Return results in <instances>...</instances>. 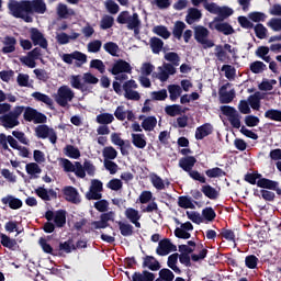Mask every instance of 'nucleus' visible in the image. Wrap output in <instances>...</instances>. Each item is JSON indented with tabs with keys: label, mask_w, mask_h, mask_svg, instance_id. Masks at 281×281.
Returning <instances> with one entry per match:
<instances>
[{
	"label": "nucleus",
	"mask_w": 281,
	"mask_h": 281,
	"mask_svg": "<svg viewBox=\"0 0 281 281\" xmlns=\"http://www.w3.org/2000/svg\"><path fill=\"white\" fill-rule=\"evenodd\" d=\"M32 98L36 100V102H43L47 106H54V100L49 98V95L42 93V92H33Z\"/></svg>",
	"instance_id": "36"
},
{
	"label": "nucleus",
	"mask_w": 281,
	"mask_h": 281,
	"mask_svg": "<svg viewBox=\"0 0 281 281\" xmlns=\"http://www.w3.org/2000/svg\"><path fill=\"white\" fill-rule=\"evenodd\" d=\"M7 8L11 16L22 19L25 23L34 21L32 14H45L47 12L45 0H9Z\"/></svg>",
	"instance_id": "1"
},
{
	"label": "nucleus",
	"mask_w": 281,
	"mask_h": 281,
	"mask_svg": "<svg viewBox=\"0 0 281 281\" xmlns=\"http://www.w3.org/2000/svg\"><path fill=\"white\" fill-rule=\"evenodd\" d=\"M227 87H229V83H226L220 88L218 95L221 104H229L236 98V91L231 90L227 92Z\"/></svg>",
	"instance_id": "17"
},
{
	"label": "nucleus",
	"mask_w": 281,
	"mask_h": 281,
	"mask_svg": "<svg viewBox=\"0 0 281 281\" xmlns=\"http://www.w3.org/2000/svg\"><path fill=\"white\" fill-rule=\"evenodd\" d=\"M196 165V158L194 156H186L179 159V168L184 170V172H190L192 168Z\"/></svg>",
	"instance_id": "23"
},
{
	"label": "nucleus",
	"mask_w": 281,
	"mask_h": 281,
	"mask_svg": "<svg viewBox=\"0 0 281 281\" xmlns=\"http://www.w3.org/2000/svg\"><path fill=\"white\" fill-rule=\"evenodd\" d=\"M165 113L170 117H177V115H181V105L179 104L167 105L165 108Z\"/></svg>",
	"instance_id": "54"
},
{
	"label": "nucleus",
	"mask_w": 281,
	"mask_h": 281,
	"mask_svg": "<svg viewBox=\"0 0 281 281\" xmlns=\"http://www.w3.org/2000/svg\"><path fill=\"white\" fill-rule=\"evenodd\" d=\"M98 212H101L100 221L91 222L92 229H106L111 227L109 222L115 223V212L109 211V201L100 199L94 203Z\"/></svg>",
	"instance_id": "2"
},
{
	"label": "nucleus",
	"mask_w": 281,
	"mask_h": 281,
	"mask_svg": "<svg viewBox=\"0 0 281 281\" xmlns=\"http://www.w3.org/2000/svg\"><path fill=\"white\" fill-rule=\"evenodd\" d=\"M154 34L157 36H160V38H164L165 41H168L170 38L171 33L168 31V27L165 25H157L153 29Z\"/></svg>",
	"instance_id": "40"
},
{
	"label": "nucleus",
	"mask_w": 281,
	"mask_h": 281,
	"mask_svg": "<svg viewBox=\"0 0 281 281\" xmlns=\"http://www.w3.org/2000/svg\"><path fill=\"white\" fill-rule=\"evenodd\" d=\"M116 23L120 25H126L127 30L134 31V36H139V32L142 30V20H139V14L133 13L128 11H122L117 18Z\"/></svg>",
	"instance_id": "3"
},
{
	"label": "nucleus",
	"mask_w": 281,
	"mask_h": 281,
	"mask_svg": "<svg viewBox=\"0 0 281 281\" xmlns=\"http://www.w3.org/2000/svg\"><path fill=\"white\" fill-rule=\"evenodd\" d=\"M260 179H262L261 173L258 172H252V173H246L244 177V180L247 183H250V186H258V181H260Z\"/></svg>",
	"instance_id": "52"
},
{
	"label": "nucleus",
	"mask_w": 281,
	"mask_h": 281,
	"mask_svg": "<svg viewBox=\"0 0 281 281\" xmlns=\"http://www.w3.org/2000/svg\"><path fill=\"white\" fill-rule=\"evenodd\" d=\"M35 135L38 139H49L50 144H56L58 142V135L54 128H49V126L42 124L35 128Z\"/></svg>",
	"instance_id": "8"
},
{
	"label": "nucleus",
	"mask_w": 281,
	"mask_h": 281,
	"mask_svg": "<svg viewBox=\"0 0 281 281\" xmlns=\"http://www.w3.org/2000/svg\"><path fill=\"white\" fill-rule=\"evenodd\" d=\"M144 137V134H132V144H134L136 148H146V138Z\"/></svg>",
	"instance_id": "44"
},
{
	"label": "nucleus",
	"mask_w": 281,
	"mask_h": 281,
	"mask_svg": "<svg viewBox=\"0 0 281 281\" xmlns=\"http://www.w3.org/2000/svg\"><path fill=\"white\" fill-rule=\"evenodd\" d=\"M149 45L153 54H160L161 49H164V41L159 37H151L149 40Z\"/></svg>",
	"instance_id": "33"
},
{
	"label": "nucleus",
	"mask_w": 281,
	"mask_h": 281,
	"mask_svg": "<svg viewBox=\"0 0 281 281\" xmlns=\"http://www.w3.org/2000/svg\"><path fill=\"white\" fill-rule=\"evenodd\" d=\"M132 281H155V273L143 270L142 272H134L132 276Z\"/></svg>",
	"instance_id": "27"
},
{
	"label": "nucleus",
	"mask_w": 281,
	"mask_h": 281,
	"mask_svg": "<svg viewBox=\"0 0 281 281\" xmlns=\"http://www.w3.org/2000/svg\"><path fill=\"white\" fill-rule=\"evenodd\" d=\"M64 153L70 159H80V149L74 145H66Z\"/></svg>",
	"instance_id": "38"
},
{
	"label": "nucleus",
	"mask_w": 281,
	"mask_h": 281,
	"mask_svg": "<svg viewBox=\"0 0 281 281\" xmlns=\"http://www.w3.org/2000/svg\"><path fill=\"white\" fill-rule=\"evenodd\" d=\"M1 125L4 128H15L21 122L16 120L10 112L0 117Z\"/></svg>",
	"instance_id": "24"
},
{
	"label": "nucleus",
	"mask_w": 281,
	"mask_h": 281,
	"mask_svg": "<svg viewBox=\"0 0 281 281\" xmlns=\"http://www.w3.org/2000/svg\"><path fill=\"white\" fill-rule=\"evenodd\" d=\"M201 192H203L204 196L211 199V201H216V199H218V191L210 184L202 186Z\"/></svg>",
	"instance_id": "30"
},
{
	"label": "nucleus",
	"mask_w": 281,
	"mask_h": 281,
	"mask_svg": "<svg viewBox=\"0 0 281 281\" xmlns=\"http://www.w3.org/2000/svg\"><path fill=\"white\" fill-rule=\"evenodd\" d=\"M259 259L256 255H248L245 258V266L247 269H257L258 268Z\"/></svg>",
	"instance_id": "59"
},
{
	"label": "nucleus",
	"mask_w": 281,
	"mask_h": 281,
	"mask_svg": "<svg viewBox=\"0 0 281 281\" xmlns=\"http://www.w3.org/2000/svg\"><path fill=\"white\" fill-rule=\"evenodd\" d=\"M202 16L203 13H201V10L196 8H190L188 10V14L186 15V23H188V25H193V23H196V21H201Z\"/></svg>",
	"instance_id": "25"
},
{
	"label": "nucleus",
	"mask_w": 281,
	"mask_h": 281,
	"mask_svg": "<svg viewBox=\"0 0 281 281\" xmlns=\"http://www.w3.org/2000/svg\"><path fill=\"white\" fill-rule=\"evenodd\" d=\"M156 126H157V117L155 116H147L142 122V128H144V131H149V132L155 131Z\"/></svg>",
	"instance_id": "41"
},
{
	"label": "nucleus",
	"mask_w": 281,
	"mask_h": 281,
	"mask_svg": "<svg viewBox=\"0 0 281 281\" xmlns=\"http://www.w3.org/2000/svg\"><path fill=\"white\" fill-rule=\"evenodd\" d=\"M257 187L262 188V190H273L279 196H281L280 182L276 180L263 178L261 176V179L257 181Z\"/></svg>",
	"instance_id": "13"
},
{
	"label": "nucleus",
	"mask_w": 281,
	"mask_h": 281,
	"mask_svg": "<svg viewBox=\"0 0 281 281\" xmlns=\"http://www.w3.org/2000/svg\"><path fill=\"white\" fill-rule=\"evenodd\" d=\"M70 85L72 89H78L79 91H81V93L89 91V87H87V85L82 83V81L80 80V75L72 76L70 79Z\"/></svg>",
	"instance_id": "32"
},
{
	"label": "nucleus",
	"mask_w": 281,
	"mask_h": 281,
	"mask_svg": "<svg viewBox=\"0 0 281 281\" xmlns=\"http://www.w3.org/2000/svg\"><path fill=\"white\" fill-rule=\"evenodd\" d=\"M44 218H46V221H54L55 227L60 228L67 225V211L58 210L54 213V211L48 210L46 211Z\"/></svg>",
	"instance_id": "7"
},
{
	"label": "nucleus",
	"mask_w": 281,
	"mask_h": 281,
	"mask_svg": "<svg viewBox=\"0 0 281 281\" xmlns=\"http://www.w3.org/2000/svg\"><path fill=\"white\" fill-rule=\"evenodd\" d=\"M262 97L260 92H255L254 94L248 97V104L254 109V111H260V101Z\"/></svg>",
	"instance_id": "37"
},
{
	"label": "nucleus",
	"mask_w": 281,
	"mask_h": 281,
	"mask_svg": "<svg viewBox=\"0 0 281 281\" xmlns=\"http://www.w3.org/2000/svg\"><path fill=\"white\" fill-rule=\"evenodd\" d=\"M25 170H26L27 175H31V176L41 175V172H43V170L36 162L26 164Z\"/></svg>",
	"instance_id": "61"
},
{
	"label": "nucleus",
	"mask_w": 281,
	"mask_h": 281,
	"mask_svg": "<svg viewBox=\"0 0 281 281\" xmlns=\"http://www.w3.org/2000/svg\"><path fill=\"white\" fill-rule=\"evenodd\" d=\"M4 47L2 48V54H12L16 52V38L13 36L7 35L3 41Z\"/></svg>",
	"instance_id": "26"
},
{
	"label": "nucleus",
	"mask_w": 281,
	"mask_h": 281,
	"mask_svg": "<svg viewBox=\"0 0 281 281\" xmlns=\"http://www.w3.org/2000/svg\"><path fill=\"white\" fill-rule=\"evenodd\" d=\"M102 153L104 160L113 161V159H117V150L113 146L104 147Z\"/></svg>",
	"instance_id": "48"
},
{
	"label": "nucleus",
	"mask_w": 281,
	"mask_h": 281,
	"mask_svg": "<svg viewBox=\"0 0 281 281\" xmlns=\"http://www.w3.org/2000/svg\"><path fill=\"white\" fill-rule=\"evenodd\" d=\"M35 194L42 199V201H52V199H58V193L54 189H45V187H38L35 189Z\"/></svg>",
	"instance_id": "18"
},
{
	"label": "nucleus",
	"mask_w": 281,
	"mask_h": 281,
	"mask_svg": "<svg viewBox=\"0 0 281 281\" xmlns=\"http://www.w3.org/2000/svg\"><path fill=\"white\" fill-rule=\"evenodd\" d=\"M111 142H112V144H114V146H120L121 155H123V156H127L128 150H131V148H133V146L131 145V140L122 139V137L120 136L119 133H113L111 135Z\"/></svg>",
	"instance_id": "14"
},
{
	"label": "nucleus",
	"mask_w": 281,
	"mask_h": 281,
	"mask_svg": "<svg viewBox=\"0 0 281 281\" xmlns=\"http://www.w3.org/2000/svg\"><path fill=\"white\" fill-rule=\"evenodd\" d=\"M150 182L156 188V190H166V184L164 183V179L159 177L157 173H151L149 176Z\"/></svg>",
	"instance_id": "45"
},
{
	"label": "nucleus",
	"mask_w": 281,
	"mask_h": 281,
	"mask_svg": "<svg viewBox=\"0 0 281 281\" xmlns=\"http://www.w3.org/2000/svg\"><path fill=\"white\" fill-rule=\"evenodd\" d=\"M159 278L162 281H172L175 280V273L172 272V270L164 268L159 271Z\"/></svg>",
	"instance_id": "63"
},
{
	"label": "nucleus",
	"mask_w": 281,
	"mask_h": 281,
	"mask_svg": "<svg viewBox=\"0 0 281 281\" xmlns=\"http://www.w3.org/2000/svg\"><path fill=\"white\" fill-rule=\"evenodd\" d=\"M30 38L33 45H40L42 49H47V47L49 46V44L47 43V38H45V35H43V33L36 27H32L30 30Z\"/></svg>",
	"instance_id": "12"
},
{
	"label": "nucleus",
	"mask_w": 281,
	"mask_h": 281,
	"mask_svg": "<svg viewBox=\"0 0 281 281\" xmlns=\"http://www.w3.org/2000/svg\"><path fill=\"white\" fill-rule=\"evenodd\" d=\"M205 175L210 179H216L218 177H227V172H225L223 169H221L218 167H214L212 169L206 170Z\"/></svg>",
	"instance_id": "51"
},
{
	"label": "nucleus",
	"mask_w": 281,
	"mask_h": 281,
	"mask_svg": "<svg viewBox=\"0 0 281 281\" xmlns=\"http://www.w3.org/2000/svg\"><path fill=\"white\" fill-rule=\"evenodd\" d=\"M209 30H216L217 32L224 34V36H229L235 32L234 26L227 22H223L222 24L209 23Z\"/></svg>",
	"instance_id": "21"
},
{
	"label": "nucleus",
	"mask_w": 281,
	"mask_h": 281,
	"mask_svg": "<svg viewBox=\"0 0 281 281\" xmlns=\"http://www.w3.org/2000/svg\"><path fill=\"white\" fill-rule=\"evenodd\" d=\"M0 245H2V247H5L7 249H10V251H15L16 247H19L16 239L11 238L5 234L1 235Z\"/></svg>",
	"instance_id": "28"
},
{
	"label": "nucleus",
	"mask_w": 281,
	"mask_h": 281,
	"mask_svg": "<svg viewBox=\"0 0 281 281\" xmlns=\"http://www.w3.org/2000/svg\"><path fill=\"white\" fill-rule=\"evenodd\" d=\"M63 194L69 203H75L78 205L80 203V193H78V189L72 186H67L63 189Z\"/></svg>",
	"instance_id": "16"
},
{
	"label": "nucleus",
	"mask_w": 281,
	"mask_h": 281,
	"mask_svg": "<svg viewBox=\"0 0 281 281\" xmlns=\"http://www.w3.org/2000/svg\"><path fill=\"white\" fill-rule=\"evenodd\" d=\"M115 24V19L112 15L105 14L102 16L100 22L101 30H111Z\"/></svg>",
	"instance_id": "47"
},
{
	"label": "nucleus",
	"mask_w": 281,
	"mask_h": 281,
	"mask_svg": "<svg viewBox=\"0 0 281 281\" xmlns=\"http://www.w3.org/2000/svg\"><path fill=\"white\" fill-rule=\"evenodd\" d=\"M61 58L66 65H72L74 60H78V63H80L78 64V67L87 63V55L80 50H75L71 54H64Z\"/></svg>",
	"instance_id": "15"
},
{
	"label": "nucleus",
	"mask_w": 281,
	"mask_h": 281,
	"mask_svg": "<svg viewBox=\"0 0 281 281\" xmlns=\"http://www.w3.org/2000/svg\"><path fill=\"white\" fill-rule=\"evenodd\" d=\"M221 111L223 115L228 117L229 124L233 126V128H240V114L234 106L229 105H222Z\"/></svg>",
	"instance_id": "10"
},
{
	"label": "nucleus",
	"mask_w": 281,
	"mask_h": 281,
	"mask_svg": "<svg viewBox=\"0 0 281 281\" xmlns=\"http://www.w3.org/2000/svg\"><path fill=\"white\" fill-rule=\"evenodd\" d=\"M109 71L112 76H120V74H133V67L124 59H116Z\"/></svg>",
	"instance_id": "11"
},
{
	"label": "nucleus",
	"mask_w": 281,
	"mask_h": 281,
	"mask_svg": "<svg viewBox=\"0 0 281 281\" xmlns=\"http://www.w3.org/2000/svg\"><path fill=\"white\" fill-rule=\"evenodd\" d=\"M178 205L179 207H182L183 210H194V203H192V199L189 196L182 195L178 199Z\"/></svg>",
	"instance_id": "46"
},
{
	"label": "nucleus",
	"mask_w": 281,
	"mask_h": 281,
	"mask_svg": "<svg viewBox=\"0 0 281 281\" xmlns=\"http://www.w3.org/2000/svg\"><path fill=\"white\" fill-rule=\"evenodd\" d=\"M254 31H255L257 38H260V41L267 38L268 30L266 29L265 24L258 23V24L254 25Z\"/></svg>",
	"instance_id": "57"
},
{
	"label": "nucleus",
	"mask_w": 281,
	"mask_h": 281,
	"mask_svg": "<svg viewBox=\"0 0 281 281\" xmlns=\"http://www.w3.org/2000/svg\"><path fill=\"white\" fill-rule=\"evenodd\" d=\"M95 121L98 124L108 126V124H113V122L115 121V116H113V114L111 113H101L97 115Z\"/></svg>",
	"instance_id": "39"
},
{
	"label": "nucleus",
	"mask_w": 281,
	"mask_h": 281,
	"mask_svg": "<svg viewBox=\"0 0 281 281\" xmlns=\"http://www.w3.org/2000/svg\"><path fill=\"white\" fill-rule=\"evenodd\" d=\"M103 190H104V186L102 181L94 179L91 181L89 191L86 193V199L88 201H100V199H102Z\"/></svg>",
	"instance_id": "9"
},
{
	"label": "nucleus",
	"mask_w": 281,
	"mask_h": 281,
	"mask_svg": "<svg viewBox=\"0 0 281 281\" xmlns=\"http://www.w3.org/2000/svg\"><path fill=\"white\" fill-rule=\"evenodd\" d=\"M265 117L267 120H272L273 122H281V111L276 109H270L265 112Z\"/></svg>",
	"instance_id": "55"
},
{
	"label": "nucleus",
	"mask_w": 281,
	"mask_h": 281,
	"mask_svg": "<svg viewBox=\"0 0 281 281\" xmlns=\"http://www.w3.org/2000/svg\"><path fill=\"white\" fill-rule=\"evenodd\" d=\"M214 133V126L210 123H204L203 125L196 127L195 139L201 140Z\"/></svg>",
	"instance_id": "20"
},
{
	"label": "nucleus",
	"mask_w": 281,
	"mask_h": 281,
	"mask_svg": "<svg viewBox=\"0 0 281 281\" xmlns=\"http://www.w3.org/2000/svg\"><path fill=\"white\" fill-rule=\"evenodd\" d=\"M124 215H125V218H127V221H130V223H133L134 221L142 218L139 211H137L134 207H127L124 212Z\"/></svg>",
	"instance_id": "42"
},
{
	"label": "nucleus",
	"mask_w": 281,
	"mask_h": 281,
	"mask_svg": "<svg viewBox=\"0 0 281 281\" xmlns=\"http://www.w3.org/2000/svg\"><path fill=\"white\" fill-rule=\"evenodd\" d=\"M3 205H8L10 210H21L23 207V201L14 195H7L1 199Z\"/></svg>",
	"instance_id": "22"
},
{
	"label": "nucleus",
	"mask_w": 281,
	"mask_h": 281,
	"mask_svg": "<svg viewBox=\"0 0 281 281\" xmlns=\"http://www.w3.org/2000/svg\"><path fill=\"white\" fill-rule=\"evenodd\" d=\"M248 19L252 21V23H265V21H267V14L260 11H254L248 14Z\"/></svg>",
	"instance_id": "49"
},
{
	"label": "nucleus",
	"mask_w": 281,
	"mask_h": 281,
	"mask_svg": "<svg viewBox=\"0 0 281 281\" xmlns=\"http://www.w3.org/2000/svg\"><path fill=\"white\" fill-rule=\"evenodd\" d=\"M103 49L110 54V56H117V52H120V46L114 42H106L103 45Z\"/></svg>",
	"instance_id": "53"
},
{
	"label": "nucleus",
	"mask_w": 281,
	"mask_h": 281,
	"mask_svg": "<svg viewBox=\"0 0 281 281\" xmlns=\"http://www.w3.org/2000/svg\"><path fill=\"white\" fill-rule=\"evenodd\" d=\"M76 249L72 239H68L67 241L59 243L58 251H65V254H71V250Z\"/></svg>",
	"instance_id": "60"
},
{
	"label": "nucleus",
	"mask_w": 281,
	"mask_h": 281,
	"mask_svg": "<svg viewBox=\"0 0 281 281\" xmlns=\"http://www.w3.org/2000/svg\"><path fill=\"white\" fill-rule=\"evenodd\" d=\"M250 71L252 74H262V71H267V65L260 60H256L250 64Z\"/></svg>",
	"instance_id": "56"
},
{
	"label": "nucleus",
	"mask_w": 281,
	"mask_h": 281,
	"mask_svg": "<svg viewBox=\"0 0 281 281\" xmlns=\"http://www.w3.org/2000/svg\"><path fill=\"white\" fill-rule=\"evenodd\" d=\"M202 216L205 221L212 222L214 218H216V212L212 206H207L202 210Z\"/></svg>",
	"instance_id": "62"
},
{
	"label": "nucleus",
	"mask_w": 281,
	"mask_h": 281,
	"mask_svg": "<svg viewBox=\"0 0 281 281\" xmlns=\"http://www.w3.org/2000/svg\"><path fill=\"white\" fill-rule=\"evenodd\" d=\"M116 224L119 225L121 235L124 237L133 236V234H135L134 227L130 223L117 221Z\"/></svg>",
	"instance_id": "31"
},
{
	"label": "nucleus",
	"mask_w": 281,
	"mask_h": 281,
	"mask_svg": "<svg viewBox=\"0 0 281 281\" xmlns=\"http://www.w3.org/2000/svg\"><path fill=\"white\" fill-rule=\"evenodd\" d=\"M75 95L76 94L74 93L71 88H69L68 86H61L57 90L55 101L57 102V104L59 106H63L65 109V106H69V102H71V100H74Z\"/></svg>",
	"instance_id": "5"
},
{
	"label": "nucleus",
	"mask_w": 281,
	"mask_h": 281,
	"mask_svg": "<svg viewBox=\"0 0 281 281\" xmlns=\"http://www.w3.org/2000/svg\"><path fill=\"white\" fill-rule=\"evenodd\" d=\"M183 30H186V23L182 21H177L173 26L172 34L175 38H178V41H181V37L183 36Z\"/></svg>",
	"instance_id": "50"
},
{
	"label": "nucleus",
	"mask_w": 281,
	"mask_h": 281,
	"mask_svg": "<svg viewBox=\"0 0 281 281\" xmlns=\"http://www.w3.org/2000/svg\"><path fill=\"white\" fill-rule=\"evenodd\" d=\"M38 245L41 246L44 254H49L50 256H58V250H54V247L47 243L45 237H41L38 240Z\"/></svg>",
	"instance_id": "35"
},
{
	"label": "nucleus",
	"mask_w": 281,
	"mask_h": 281,
	"mask_svg": "<svg viewBox=\"0 0 281 281\" xmlns=\"http://www.w3.org/2000/svg\"><path fill=\"white\" fill-rule=\"evenodd\" d=\"M268 27L273 32H281V18H272L268 22Z\"/></svg>",
	"instance_id": "64"
},
{
	"label": "nucleus",
	"mask_w": 281,
	"mask_h": 281,
	"mask_svg": "<svg viewBox=\"0 0 281 281\" xmlns=\"http://www.w3.org/2000/svg\"><path fill=\"white\" fill-rule=\"evenodd\" d=\"M177 262H179V255L177 252H175L168 257L167 265H168L169 269H172V271H175V273H181V269H179V267H177Z\"/></svg>",
	"instance_id": "43"
},
{
	"label": "nucleus",
	"mask_w": 281,
	"mask_h": 281,
	"mask_svg": "<svg viewBox=\"0 0 281 281\" xmlns=\"http://www.w3.org/2000/svg\"><path fill=\"white\" fill-rule=\"evenodd\" d=\"M194 40L202 45L204 49L214 47V41L210 40V30L203 25L194 27Z\"/></svg>",
	"instance_id": "4"
},
{
	"label": "nucleus",
	"mask_w": 281,
	"mask_h": 281,
	"mask_svg": "<svg viewBox=\"0 0 281 281\" xmlns=\"http://www.w3.org/2000/svg\"><path fill=\"white\" fill-rule=\"evenodd\" d=\"M168 91H169V98L171 102H177V100L181 98V93H183V90L179 85H169Z\"/></svg>",
	"instance_id": "29"
},
{
	"label": "nucleus",
	"mask_w": 281,
	"mask_h": 281,
	"mask_svg": "<svg viewBox=\"0 0 281 281\" xmlns=\"http://www.w3.org/2000/svg\"><path fill=\"white\" fill-rule=\"evenodd\" d=\"M143 269H149V271H159L161 263L154 256L146 255L143 258Z\"/></svg>",
	"instance_id": "19"
},
{
	"label": "nucleus",
	"mask_w": 281,
	"mask_h": 281,
	"mask_svg": "<svg viewBox=\"0 0 281 281\" xmlns=\"http://www.w3.org/2000/svg\"><path fill=\"white\" fill-rule=\"evenodd\" d=\"M104 7L110 14H117L120 12V4L115 0H106Z\"/></svg>",
	"instance_id": "58"
},
{
	"label": "nucleus",
	"mask_w": 281,
	"mask_h": 281,
	"mask_svg": "<svg viewBox=\"0 0 281 281\" xmlns=\"http://www.w3.org/2000/svg\"><path fill=\"white\" fill-rule=\"evenodd\" d=\"M23 119L25 122H34V124L47 123V116L32 106L24 108Z\"/></svg>",
	"instance_id": "6"
},
{
	"label": "nucleus",
	"mask_w": 281,
	"mask_h": 281,
	"mask_svg": "<svg viewBox=\"0 0 281 281\" xmlns=\"http://www.w3.org/2000/svg\"><path fill=\"white\" fill-rule=\"evenodd\" d=\"M169 245L170 239L164 238L162 240L159 241L158 247L156 249V254L158 256H168V254H170Z\"/></svg>",
	"instance_id": "34"
}]
</instances>
